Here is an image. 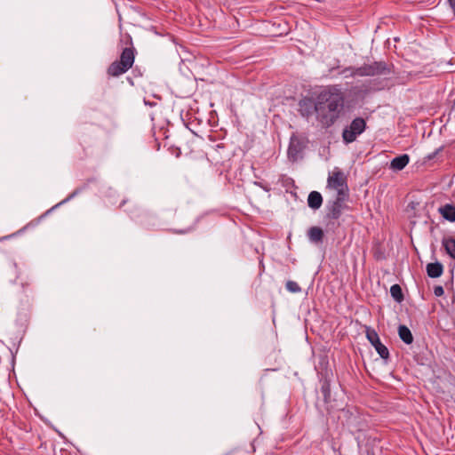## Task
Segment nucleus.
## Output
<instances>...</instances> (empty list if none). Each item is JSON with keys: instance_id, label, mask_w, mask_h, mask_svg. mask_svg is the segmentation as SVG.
<instances>
[{"instance_id": "f257e3e1", "label": "nucleus", "mask_w": 455, "mask_h": 455, "mask_svg": "<svg viewBox=\"0 0 455 455\" xmlns=\"http://www.w3.org/2000/svg\"><path fill=\"white\" fill-rule=\"evenodd\" d=\"M344 94L337 85L323 90L317 97L315 108L322 122L332 124L339 116L344 105Z\"/></svg>"}, {"instance_id": "f03ea898", "label": "nucleus", "mask_w": 455, "mask_h": 455, "mask_svg": "<svg viewBox=\"0 0 455 455\" xmlns=\"http://www.w3.org/2000/svg\"><path fill=\"white\" fill-rule=\"evenodd\" d=\"M131 46L123 49L118 60L113 61L107 69V74L111 77H118L126 73L134 64L136 50L132 46L130 38Z\"/></svg>"}, {"instance_id": "7ed1b4c3", "label": "nucleus", "mask_w": 455, "mask_h": 455, "mask_svg": "<svg viewBox=\"0 0 455 455\" xmlns=\"http://www.w3.org/2000/svg\"><path fill=\"white\" fill-rule=\"evenodd\" d=\"M327 188L334 190L336 192L335 196H349L347 177L339 168H334L329 174Z\"/></svg>"}, {"instance_id": "20e7f679", "label": "nucleus", "mask_w": 455, "mask_h": 455, "mask_svg": "<svg viewBox=\"0 0 455 455\" xmlns=\"http://www.w3.org/2000/svg\"><path fill=\"white\" fill-rule=\"evenodd\" d=\"M390 72L384 61H375L371 64H364L359 68H353L352 75L357 76H374L386 75Z\"/></svg>"}, {"instance_id": "39448f33", "label": "nucleus", "mask_w": 455, "mask_h": 455, "mask_svg": "<svg viewBox=\"0 0 455 455\" xmlns=\"http://www.w3.org/2000/svg\"><path fill=\"white\" fill-rule=\"evenodd\" d=\"M366 129V122L362 117L355 118L349 126L346 127L342 132V139L345 143L354 142L357 136L363 133Z\"/></svg>"}, {"instance_id": "423d86ee", "label": "nucleus", "mask_w": 455, "mask_h": 455, "mask_svg": "<svg viewBox=\"0 0 455 455\" xmlns=\"http://www.w3.org/2000/svg\"><path fill=\"white\" fill-rule=\"evenodd\" d=\"M348 196H338L329 203L327 206L326 218L330 220H338L344 210L347 208V201Z\"/></svg>"}, {"instance_id": "0eeeda50", "label": "nucleus", "mask_w": 455, "mask_h": 455, "mask_svg": "<svg viewBox=\"0 0 455 455\" xmlns=\"http://www.w3.org/2000/svg\"><path fill=\"white\" fill-rule=\"evenodd\" d=\"M366 337L381 358L387 359L389 357L387 347L381 343L378 333L374 330H367Z\"/></svg>"}, {"instance_id": "6e6552de", "label": "nucleus", "mask_w": 455, "mask_h": 455, "mask_svg": "<svg viewBox=\"0 0 455 455\" xmlns=\"http://www.w3.org/2000/svg\"><path fill=\"white\" fill-rule=\"evenodd\" d=\"M409 161L410 157L408 155H401L390 162V168L394 171H402L409 164Z\"/></svg>"}, {"instance_id": "1a4fd4ad", "label": "nucleus", "mask_w": 455, "mask_h": 455, "mask_svg": "<svg viewBox=\"0 0 455 455\" xmlns=\"http://www.w3.org/2000/svg\"><path fill=\"white\" fill-rule=\"evenodd\" d=\"M426 268L427 275L431 278H437L441 276L443 272V266L438 261L428 263Z\"/></svg>"}, {"instance_id": "9d476101", "label": "nucleus", "mask_w": 455, "mask_h": 455, "mask_svg": "<svg viewBox=\"0 0 455 455\" xmlns=\"http://www.w3.org/2000/svg\"><path fill=\"white\" fill-rule=\"evenodd\" d=\"M321 392L323 395V401L328 405L327 410L334 409V406L331 403V384L328 379L322 381Z\"/></svg>"}, {"instance_id": "9b49d317", "label": "nucleus", "mask_w": 455, "mask_h": 455, "mask_svg": "<svg viewBox=\"0 0 455 455\" xmlns=\"http://www.w3.org/2000/svg\"><path fill=\"white\" fill-rule=\"evenodd\" d=\"M323 204L322 195L317 191H312L307 197V204L311 209L317 210Z\"/></svg>"}, {"instance_id": "f8f14e48", "label": "nucleus", "mask_w": 455, "mask_h": 455, "mask_svg": "<svg viewBox=\"0 0 455 455\" xmlns=\"http://www.w3.org/2000/svg\"><path fill=\"white\" fill-rule=\"evenodd\" d=\"M439 212L448 221L454 222L455 221V206L450 204H446L445 205L439 208Z\"/></svg>"}, {"instance_id": "ddd939ff", "label": "nucleus", "mask_w": 455, "mask_h": 455, "mask_svg": "<svg viewBox=\"0 0 455 455\" xmlns=\"http://www.w3.org/2000/svg\"><path fill=\"white\" fill-rule=\"evenodd\" d=\"M308 239L315 243H321L323 238V231L318 227H312L307 231Z\"/></svg>"}, {"instance_id": "4468645a", "label": "nucleus", "mask_w": 455, "mask_h": 455, "mask_svg": "<svg viewBox=\"0 0 455 455\" xmlns=\"http://www.w3.org/2000/svg\"><path fill=\"white\" fill-rule=\"evenodd\" d=\"M398 335L400 339L407 345H410L413 341V336L410 329L405 325H400L398 327Z\"/></svg>"}, {"instance_id": "2eb2a0df", "label": "nucleus", "mask_w": 455, "mask_h": 455, "mask_svg": "<svg viewBox=\"0 0 455 455\" xmlns=\"http://www.w3.org/2000/svg\"><path fill=\"white\" fill-rule=\"evenodd\" d=\"M442 244L444 247L448 255L455 259V239L451 237H444L442 240Z\"/></svg>"}, {"instance_id": "dca6fc26", "label": "nucleus", "mask_w": 455, "mask_h": 455, "mask_svg": "<svg viewBox=\"0 0 455 455\" xmlns=\"http://www.w3.org/2000/svg\"><path fill=\"white\" fill-rule=\"evenodd\" d=\"M390 294L397 302H402L403 300V294L399 284H394L390 287Z\"/></svg>"}, {"instance_id": "f3484780", "label": "nucleus", "mask_w": 455, "mask_h": 455, "mask_svg": "<svg viewBox=\"0 0 455 455\" xmlns=\"http://www.w3.org/2000/svg\"><path fill=\"white\" fill-rule=\"evenodd\" d=\"M300 151L299 142L297 139H291L288 148V155L292 157H296L298 153Z\"/></svg>"}, {"instance_id": "a211bd4d", "label": "nucleus", "mask_w": 455, "mask_h": 455, "mask_svg": "<svg viewBox=\"0 0 455 455\" xmlns=\"http://www.w3.org/2000/svg\"><path fill=\"white\" fill-rule=\"evenodd\" d=\"M286 289L292 293H298L301 291L300 286L295 281L289 280L285 284Z\"/></svg>"}, {"instance_id": "6ab92c4d", "label": "nucleus", "mask_w": 455, "mask_h": 455, "mask_svg": "<svg viewBox=\"0 0 455 455\" xmlns=\"http://www.w3.org/2000/svg\"><path fill=\"white\" fill-rule=\"evenodd\" d=\"M341 411L343 413V416L347 419V425H350L352 423L353 419L356 418L355 413H354L353 411H351L348 409L347 410L342 409Z\"/></svg>"}, {"instance_id": "aec40b11", "label": "nucleus", "mask_w": 455, "mask_h": 455, "mask_svg": "<svg viewBox=\"0 0 455 455\" xmlns=\"http://www.w3.org/2000/svg\"><path fill=\"white\" fill-rule=\"evenodd\" d=\"M444 293V290L442 286H435V289H434V294L436 296V297H441L443 296Z\"/></svg>"}, {"instance_id": "412c9836", "label": "nucleus", "mask_w": 455, "mask_h": 455, "mask_svg": "<svg viewBox=\"0 0 455 455\" xmlns=\"http://www.w3.org/2000/svg\"><path fill=\"white\" fill-rule=\"evenodd\" d=\"M191 229L192 228H188V229H186V230H175L174 233H176V234H186L188 231H190Z\"/></svg>"}, {"instance_id": "4be33fe9", "label": "nucleus", "mask_w": 455, "mask_h": 455, "mask_svg": "<svg viewBox=\"0 0 455 455\" xmlns=\"http://www.w3.org/2000/svg\"><path fill=\"white\" fill-rule=\"evenodd\" d=\"M451 6L453 9V12L455 13V0H449Z\"/></svg>"}, {"instance_id": "5701e85b", "label": "nucleus", "mask_w": 455, "mask_h": 455, "mask_svg": "<svg viewBox=\"0 0 455 455\" xmlns=\"http://www.w3.org/2000/svg\"><path fill=\"white\" fill-rule=\"evenodd\" d=\"M78 194V190H75L69 196L67 200H69L71 198H73L75 196H76Z\"/></svg>"}, {"instance_id": "b1692460", "label": "nucleus", "mask_w": 455, "mask_h": 455, "mask_svg": "<svg viewBox=\"0 0 455 455\" xmlns=\"http://www.w3.org/2000/svg\"><path fill=\"white\" fill-rule=\"evenodd\" d=\"M12 268L15 272H17V265L15 263L12 265Z\"/></svg>"}]
</instances>
